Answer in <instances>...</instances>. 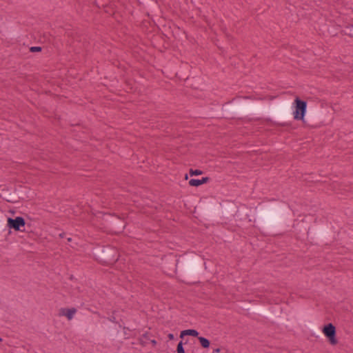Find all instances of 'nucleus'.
I'll use <instances>...</instances> for the list:
<instances>
[{
    "label": "nucleus",
    "mask_w": 353,
    "mask_h": 353,
    "mask_svg": "<svg viewBox=\"0 0 353 353\" xmlns=\"http://www.w3.org/2000/svg\"><path fill=\"white\" fill-rule=\"evenodd\" d=\"M150 343H152V345L153 346H155L157 345V341L155 339H150Z\"/></svg>",
    "instance_id": "obj_27"
},
{
    "label": "nucleus",
    "mask_w": 353,
    "mask_h": 353,
    "mask_svg": "<svg viewBox=\"0 0 353 353\" xmlns=\"http://www.w3.org/2000/svg\"><path fill=\"white\" fill-rule=\"evenodd\" d=\"M210 180V178L208 176L203 177L201 179H191L188 183L190 186L198 187L201 185L207 183Z\"/></svg>",
    "instance_id": "obj_13"
},
{
    "label": "nucleus",
    "mask_w": 353,
    "mask_h": 353,
    "mask_svg": "<svg viewBox=\"0 0 353 353\" xmlns=\"http://www.w3.org/2000/svg\"><path fill=\"white\" fill-rule=\"evenodd\" d=\"M168 338L169 340H173L174 339V335L172 333L168 334Z\"/></svg>",
    "instance_id": "obj_26"
},
{
    "label": "nucleus",
    "mask_w": 353,
    "mask_h": 353,
    "mask_svg": "<svg viewBox=\"0 0 353 353\" xmlns=\"http://www.w3.org/2000/svg\"><path fill=\"white\" fill-rule=\"evenodd\" d=\"M341 34L353 37V23L345 26L344 29L341 31Z\"/></svg>",
    "instance_id": "obj_18"
},
{
    "label": "nucleus",
    "mask_w": 353,
    "mask_h": 353,
    "mask_svg": "<svg viewBox=\"0 0 353 353\" xmlns=\"http://www.w3.org/2000/svg\"><path fill=\"white\" fill-rule=\"evenodd\" d=\"M128 331H124V334L127 335Z\"/></svg>",
    "instance_id": "obj_33"
},
{
    "label": "nucleus",
    "mask_w": 353,
    "mask_h": 353,
    "mask_svg": "<svg viewBox=\"0 0 353 353\" xmlns=\"http://www.w3.org/2000/svg\"><path fill=\"white\" fill-rule=\"evenodd\" d=\"M65 232H62V233L59 234L60 238H63L65 236Z\"/></svg>",
    "instance_id": "obj_28"
},
{
    "label": "nucleus",
    "mask_w": 353,
    "mask_h": 353,
    "mask_svg": "<svg viewBox=\"0 0 353 353\" xmlns=\"http://www.w3.org/2000/svg\"><path fill=\"white\" fill-rule=\"evenodd\" d=\"M189 174L190 175L192 176H197V175H201L203 174V171L201 170H198V169H196V170H193V169H190V171H189Z\"/></svg>",
    "instance_id": "obj_22"
},
{
    "label": "nucleus",
    "mask_w": 353,
    "mask_h": 353,
    "mask_svg": "<svg viewBox=\"0 0 353 353\" xmlns=\"http://www.w3.org/2000/svg\"><path fill=\"white\" fill-rule=\"evenodd\" d=\"M115 312L116 310L112 311V315L108 318V320L114 323L119 324V323L117 321L116 317L114 316Z\"/></svg>",
    "instance_id": "obj_25"
},
{
    "label": "nucleus",
    "mask_w": 353,
    "mask_h": 353,
    "mask_svg": "<svg viewBox=\"0 0 353 353\" xmlns=\"http://www.w3.org/2000/svg\"><path fill=\"white\" fill-rule=\"evenodd\" d=\"M125 330H128V327H123V330L125 331Z\"/></svg>",
    "instance_id": "obj_32"
},
{
    "label": "nucleus",
    "mask_w": 353,
    "mask_h": 353,
    "mask_svg": "<svg viewBox=\"0 0 353 353\" xmlns=\"http://www.w3.org/2000/svg\"><path fill=\"white\" fill-rule=\"evenodd\" d=\"M60 312V314L66 316L68 320H71L77 312V309L74 307L61 308Z\"/></svg>",
    "instance_id": "obj_15"
},
{
    "label": "nucleus",
    "mask_w": 353,
    "mask_h": 353,
    "mask_svg": "<svg viewBox=\"0 0 353 353\" xmlns=\"http://www.w3.org/2000/svg\"><path fill=\"white\" fill-rule=\"evenodd\" d=\"M269 113L278 121H286L292 117V104L290 101H283L272 105L269 109Z\"/></svg>",
    "instance_id": "obj_3"
},
{
    "label": "nucleus",
    "mask_w": 353,
    "mask_h": 353,
    "mask_svg": "<svg viewBox=\"0 0 353 353\" xmlns=\"http://www.w3.org/2000/svg\"><path fill=\"white\" fill-rule=\"evenodd\" d=\"M182 281H183V282H184V283H188V282H187L186 281H185V280H182Z\"/></svg>",
    "instance_id": "obj_35"
},
{
    "label": "nucleus",
    "mask_w": 353,
    "mask_h": 353,
    "mask_svg": "<svg viewBox=\"0 0 353 353\" xmlns=\"http://www.w3.org/2000/svg\"><path fill=\"white\" fill-rule=\"evenodd\" d=\"M42 50V48L40 46H32L30 48V51L31 52H39Z\"/></svg>",
    "instance_id": "obj_24"
},
{
    "label": "nucleus",
    "mask_w": 353,
    "mask_h": 353,
    "mask_svg": "<svg viewBox=\"0 0 353 353\" xmlns=\"http://www.w3.org/2000/svg\"><path fill=\"white\" fill-rule=\"evenodd\" d=\"M67 240H68V242H70L72 241V238L69 237V238L67 239Z\"/></svg>",
    "instance_id": "obj_31"
},
{
    "label": "nucleus",
    "mask_w": 353,
    "mask_h": 353,
    "mask_svg": "<svg viewBox=\"0 0 353 353\" xmlns=\"http://www.w3.org/2000/svg\"><path fill=\"white\" fill-rule=\"evenodd\" d=\"M228 110L232 112H236L241 114H245L249 112H261L264 109L260 104L256 103H240L228 107Z\"/></svg>",
    "instance_id": "obj_4"
},
{
    "label": "nucleus",
    "mask_w": 353,
    "mask_h": 353,
    "mask_svg": "<svg viewBox=\"0 0 353 353\" xmlns=\"http://www.w3.org/2000/svg\"><path fill=\"white\" fill-rule=\"evenodd\" d=\"M274 98V97H271L270 99H273Z\"/></svg>",
    "instance_id": "obj_36"
},
{
    "label": "nucleus",
    "mask_w": 353,
    "mask_h": 353,
    "mask_svg": "<svg viewBox=\"0 0 353 353\" xmlns=\"http://www.w3.org/2000/svg\"><path fill=\"white\" fill-rule=\"evenodd\" d=\"M220 351H221L220 348H216V349H215V350H214V352H216V353H218V352H219Z\"/></svg>",
    "instance_id": "obj_29"
},
{
    "label": "nucleus",
    "mask_w": 353,
    "mask_h": 353,
    "mask_svg": "<svg viewBox=\"0 0 353 353\" xmlns=\"http://www.w3.org/2000/svg\"><path fill=\"white\" fill-rule=\"evenodd\" d=\"M7 226L14 231H25L26 221L22 216H17L14 219L8 217Z\"/></svg>",
    "instance_id": "obj_9"
},
{
    "label": "nucleus",
    "mask_w": 353,
    "mask_h": 353,
    "mask_svg": "<svg viewBox=\"0 0 353 353\" xmlns=\"http://www.w3.org/2000/svg\"><path fill=\"white\" fill-rule=\"evenodd\" d=\"M219 211V206L214 204H206L204 207V212L208 216H213Z\"/></svg>",
    "instance_id": "obj_14"
},
{
    "label": "nucleus",
    "mask_w": 353,
    "mask_h": 353,
    "mask_svg": "<svg viewBox=\"0 0 353 353\" xmlns=\"http://www.w3.org/2000/svg\"><path fill=\"white\" fill-rule=\"evenodd\" d=\"M294 110L292 111V115L296 121H303L307 114V101L296 97L293 103Z\"/></svg>",
    "instance_id": "obj_8"
},
{
    "label": "nucleus",
    "mask_w": 353,
    "mask_h": 353,
    "mask_svg": "<svg viewBox=\"0 0 353 353\" xmlns=\"http://www.w3.org/2000/svg\"><path fill=\"white\" fill-rule=\"evenodd\" d=\"M237 205H236L234 201H226L223 205V213L228 216L230 214H233L237 209Z\"/></svg>",
    "instance_id": "obj_12"
},
{
    "label": "nucleus",
    "mask_w": 353,
    "mask_h": 353,
    "mask_svg": "<svg viewBox=\"0 0 353 353\" xmlns=\"http://www.w3.org/2000/svg\"><path fill=\"white\" fill-rule=\"evenodd\" d=\"M184 336H192L194 337H199V332L196 330L189 329L181 332L180 337L183 338Z\"/></svg>",
    "instance_id": "obj_17"
},
{
    "label": "nucleus",
    "mask_w": 353,
    "mask_h": 353,
    "mask_svg": "<svg viewBox=\"0 0 353 353\" xmlns=\"http://www.w3.org/2000/svg\"><path fill=\"white\" fill-rule=\"evenodd\" d=\"M287 213L288 209L282 202L273 200L258 212V224L269 230L277 229L284 223Z\"/></svg>",
    "instance_id": "obj_1"
},
{
    "label": "nucleus",
    "mask_w": 353,
    "mask_h": 353,
    "mask_svg": "<svg viewBox=\"0 0 353 353\" xmlns=\"http://www.w3.org/2000/svg\"><path fill=\"white\" fill-rule=\"evenodd\" d=\"M94 256L97 261L104 265H113L119 257L116 248L110 245L100 246L94 250Z\"/></svg>",
    "instance_id": "obj_2"
},
{
    "label": "nucleus",
    "mask_w": 353,
    "mask_h": 353,
    "mask_svg": "<svg viewBox=\"0 0 353 353\" xmlns=\"http://www.w3.org/2000/svg\"><path fill=\"white\" fill-rule=\"evenodd\" d=\"M321 118L322 116L319 110H309L303 118L302 122L306 126L310 128H316L319 127L322 123L321 121Z\"/></svg>",
    "instance_id": "obj_6"
},
{
    "label": "nucleus",
    "mask_w": 353,
    "mask_h": 353,
    "mask_svg": "<svg viewBox=\"0 0 353 353\" xmlns=\"http://www.w3.org/2000/svg\"><path fill=\"white\" fill-rule=\"evenodd\" d=\"M3 223L0 222V230L3 229Z\"/></svg>",
    "instance_id": "obj_30"
},
{
    "label": "nucleus",
    "mask_w": 353,
    "mask_h": 353,
    "mask_svg": "<svg viewBox=\"0 0 353 353\" xmlns=\"http://www.w3.org/2000/svg\"><path fill=\"white\" fill-rule=\"evenodd\" d=\"M322 332L327 338L331 345H335L338 343V340L336 336V327L332 323H330L325 325L322 329Z\"/></svg>",
    "instance_id": "obj_10"
},
{
    "label": "nucleus",
    "mask_w": 353,
    "mask_h": 353,
    "mask_svg": "<svg viewBox=\"0 0 353 353\" xmlns=\"http://www.w3.org/2000/svg\"><path fill=\"white\" fill-rule=\"evenodd\" d=\"M0 197L10 203H17L19 199V197L15 192H11L8 189H2L0 193Z\"/></svg>",
    "instance_id": "obj_11"
},
{
    "label": "nucleus",
    "mask_w": 353,
    "mask_h": 353,
    "mask_svg": "<svg viewBox=\"0 0 353 353\" xmlns=\"http://www.w3.org/2000/svg\"><path fill=\"white\" fill-rule=\"evenodd\" d=\"M183 270L188 276L196 275L201 271V261L196 256H188L183 263Z\"/></svg>",
    "instance_id": "obj_5"
},
{
    "label": "nucleus",
    "mask_w": 353,
    "mask_h": 353,
    "mask_svg": "<svg viewBox=\"0 0 353 353\" xmlns=\"http://www.w3.org/2000/svg\"><path fill=\"white\" fill-rule=\"evenodd\" d=\"M105 221L106 227L110 232L119 234L122 232L125 228L124 221L118 216L108 215V219Z\"/></svg>",
    "instance_id": "obj_7"
},
{
    "label": "nucleus",
    "mask_w": 353,
    "mask_h": 353,
    "mask_svg": "<svg viewBox=\"0 0 353 353\" xmlns=\"http://www.w3.org/2000/svg\"><path fill=\"white\" fill-rule=\"evenodd\" d=\"M329 234V230L325 228H321L316 231V235L320 239H324Z\"/></svg>",
    "instance_id": "obj_19"
},
{
    "label": "nucleus",
    "mask_w": 353,
    "mask_h": 353,
    "mask_svg": "<svg viewBox=\"0 0 353 353\" xmlns=\"http://www.w3.org/2000/svg\"><path fill=\"white\" fill-rule=\"evenodd\" d=\"M252 312H260L261 314L272 316V315L261 307H254L252 308Z\"/></svg>",
    "instance_id": "obj_21"
},
{
    "label": "nucleus",
    "mask_w": 353,
    "mask_h": 353,
    "mask_svg": "<svg viewBox=\"0 0 353 353\" xmlns=\"http://www.w3.org/2000/svg\"><path fill=\"white\" fill-rule=\"evenodd\" d=\"M183 343L182 341H181L178 343L177 347H176V352H177V353H185V350L183 348Z\"/></svg>",
    "instance_id": "obj_23"
},
{
    "label": "nucleus",
    "mask_w": 353,
    "mask_h": 353,
    "mask_svg": "<svg viewBox=\"0 0 353 353\" xmlns=\"http://www.w3.org/2000/svg\"><path fill=\"white\" fill-rule=\"evenodd\" d=\"M151 336V333L148 332H145L141 337L139 338V344L141 346L145 347L147 344V341H150Z\"/></svg>",
    "instance_id": "obj_16"
},
{
    "label": "nucleus",
    "mask_w": 353,
    "mask_h": 353,
    "mask_svg": "<svg viewBox=\"0 0 353 353\" xmlns=\"http://www.w3.org/2000/svg\"><path fill=\"white\" fill-rule=\"evenodd\" d=\"M198 339L203 348H208L210 347V341L208 339L203 336H199Z\"/></svg>",
    "instance_id": "obj_20"
},
{
    "label": "nucleus",
    "mask_w": 353,
    "mask_h": 353,
    "mask_svg": "<svg viewBox=\"0 0 353 353\" xmlns=\"http://www.w3.org/2000/svg\"><path fill=\"white\" fill-rule=\"evenodd\" d=\"M185 179H188V174H185Z\"/></svg>",
    "instance_id": "obj_34"
}]
</instances>
